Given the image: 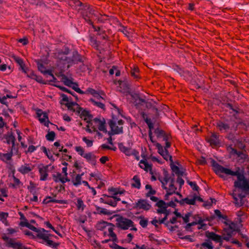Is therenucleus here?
Here are the masks:
<instances>
[{
  "label": "nucleus",
  "instance_id": "nucleus-1",
  "mask_svg": "<svg viewBox=\"0 0 249 249\" xmlns=\"http://www.w3.org/2000/svg\"><path fill=\"white\" fill-rule=\"evenodd\" d=\"M221 221L224 224L221 235H219V245L222 244V240L230 241V238L237 232L239 235L241 233L237 224L228 218L227 215L223 214L219 210V222Z\"/></svg>",
  "mask_w": 249,
  "mask_h": 249
},
{
  "label": "nucleus",
  "instance_id": "nucleus-2",
  "mask_svg": "<svg viewBox=\"0 0 249 249\" xmlns=\"http://www.w3.org/2000/svg\"><path fill=\"white\" fill-rule=\"evenodd\" d=\"M219 172L227 175L236 176L237 180L234 183V187L241 189L242 190L246 192L249 191V181L245 178L244 174L240 172L239 167H238L237 170L235 171H233L229 168L219 165Z\"/></svg>",
  "mask_w": 249,
  "mask_h": 249
},
{
  "label": "nucleus",
  "instance_id": "nucleus-3",
  "mask_svg": "<svg viewBox=\"0 0 249 249\" xmlns=\"http://www.w3.org/2000/svg\"><path fill=\"white\" fill-rule=\"evenodd\" d=\"M145 122L148 125L149 130V137L151 142L156 146L158 150V153L166 161H170L173 162L172 157L169 154L167 148L170 147V143L169 142H166V145L164 147L159 143L156 142L153 136V130H154V126L151 120L149 118H146L145 119Z\"/></svg>",
  "mask_w": 249,
  "mask_h": 249
},
{
  "label": "nucleus",
  "instance_id": "nucleus-4",
  "mask_svg": "<svg viewBox=\"0 0 249 249\" xmlns=\"http://www.w3.org/2000/svg\"><path fill=\"white\" fill-rule=\"evenodd\" d=\"M159 179L161 183L162 187L166 191L167 193L165 196L166 199H168L170 196L175 194L178 195L180 197H181V195L177 192L175 180L172 176L165 174L163 177H160Z\"/></svg>",
  "mask_w": 249,
  "mask_h": 249
},
{
  "label": "nucleus",
  "instance_id": "nucleus-5",
  "mask_svg": "<svg viewBox=\"0 0 249 249\" xmlns=\"http://www.w3.org/2000/svg\"><path fill=\"white\" fill-rule=\"evenodd\" d=\"M175 202H178L176 197H172L171 200L169 203H165L162 200H159L156 203V206L157 207V212L158 213H163L164 217L159 220L160 223H164L167 218V216L170 214V211L168 209V207H175L176 206Z\"/></svg>",
  "mask_w": 249,
  "mask_h": 249
},
{
  "label": "nucleus",
  "instance_id": "nucleus-6",
  "mask_svg": "<svg viewBox=\"0 0 249 249\" xmlns=\"http://www.w3.org/2000/svg\"><path fill=\"white\" fill-rule=\"evenodd\" d=\"M69 53V50L67 49L64 52H58L55 54L56 57L59 60L60 63L64 65H67L68 68L80 61V55L77 52L73 53L71 57L67 56Z\"/></svg>",
  "mask_w": 249,
  "mask_h": 249
},
{
  "label": "nucleus",
  "instance_id": "nucleus-7",
  "mask_svg": "<svg viewBox=\"0 0 249 249\" xmlns=\"http://www.w3.org/2000/svg\"><path fill=\"white\" fill-rule=\"evenodd\" d=\"M87 92L92 96V98L89 99V102L93 106L103 109H105L104 102L105 100L106 95L103 92L98 91L91 88L88 89Z\"/></svg>",
  "mask_w": 249,
  "mask_h": 249
},
{
  "label": "nucleus",
  "instance_id": "nucleus-8",
  "mask_svg": "<svg viewBox=\"0 0 249 249\" xmlns=\"http://www.w3.org/2000/svg\"><path fill=\"white\" fill-rule=\"evenodd\" d=\"M37 237L43 240L42 243L49 246L54 249H56L59 246V243L54 242L51 239L50 237H53L57 238L56 236L51 234L49 233V231L45 230L43 228H39V230L36 232Z\"/></svg>",
  "mask_w": 249,
  "mask_h": 249
},
{
  "label": "nucleus",
  "instance_id": "nucleus-9",
  "mask_svg": "<svg viewBox=\"0 0 249 249\" xmlns=\"http://www.w3.org/2000/svg\"><path fill=\"white\" fill-rule=\"evenodd\" d=\"M96 228L97 230L103 231L104 236H109L111 238L112 241H117V236L113 231L114 226L112 224L105 221H101L97 223Z\"/></svg>",
  "mask_w": 249,
  "mask_h": 249
},
{
  "label": "nucleus",
  "instance_id": "nucleus-10",
  "mask_svg": "<svg viewBox=\"0 0 249 249\" xmlns=\"http://www.w3.org/2000/svg\"><path fill=\"white\" fill-rule=\"evenodd\" d=\"M123 121L122 120L117 121V119L113 117L112 119L110 120L108 124L111 129V131L108 133L110 135L118 134L123 132L122 125Z\"/></svg>",
  "mask_w": 249,
  "mask_h": 249
},
{
  "label": "nucleus",
  "instance_id": "nucleus-11",
  "mask_svg": "<svg viewBox=\"0 0 249 249\" xmlns=\"http://www.w3.org/2000/svg\"><path fill=\"white\" fill-rule=\"evenodd\" d=\"M238 189H234L233 192L231 194L234 200L233 203L235 206L238 207L242 206L245 204L246 199V195L240 190V189L237 188Z\"/></svg>",
  "mask_w": 249,
  "mask_h": 249
},
{
  "label": "nucleus",
  "instance_id": "nucleus-12",
  "mask_svg": "<svg viewBox=\"0 0 249 249\" xmlns=\"http://www.w3.org/2000/svg\"><path fill=\"white\" fill-rule=\"evenodd\" d=\"M221 99V100L219 99V101L220 103H219V107H220V105L221 104L220 107L222 108H227L226 110H231L233 112H234L236 114L239 113V107H235L232 105V100L230 99H229L227 97H220Z\"/></svg>",
  "mask_w": 249,
  "mask_h": 249
},
{
  "label": "nucleus",
  "instance_id": "nucleus-13",
  "mask_svg": "<svg viewBox=\"0 0 249 249\" xmlns=\"http://www.w3.org/2000/svg\"><path fill=\"white\" fill-rule=\"evenodd\" d=\"M133 222L130 219L121 217L117 219L116 225L118 228L123 230H127L130 228L131 230L136 231L135 228L133 227Z\"/></svg>",
  "mask_w": 249,
  "mask_h": 249
},
{
  "label": "nucleus",
  "instance_id": "nucleus-14",
  "mask_svg": "<svg viewBox=\"0 0 249 249\" xmlns=\"http://www.w3.org/2000/svg\"><path fill=\"white\" fill-rule=\"evenodd\" d=\"M91 124L93 125L94 130H96L98 129L103 132H107L105 126V121L104 119L101 120L96 118L91 121Z\"/></svg>",
  "mask_w": 249,
  "mask_h": 249
},
{
  "label": "nucleus",
  "instance_id": "nucleus-15",
  "mask_svg": "<svg viewBox=\"0 0 249 249\" xmlns=\"http://www.w3.org/2000/svg\"><path fill=\"white\" fill-rule=\"evenodd\" d=\"M36 115L40 123L43 124L45 126L48 127L50 121L47 113L38 109L36 110Z\"/></svg>",
  "mask_w": 249,
  "mask_h": 249
},
{
  "label": "nucleus",
  "instance_id": "nucleus-16",
  "mask_svg": "<svg viewBox=\"0 0 249 249\" xmlns=\"http://www.w3.org/2000/svg\"><path fill=\"white\" fill-rule=\"evenodd\" d=\"M62 80L65 85L72 88L76 92L80 93H83V91L78 88V85L76 83L73 82L72 79H69L63 75Z\"/></svg>",
  "mask_w": 249,
  "mask_h": 249
},
{
  "label": "nucleus",
  "instance_id": "nucleus-17",
  "mask_svg": "<svg viewBox=\"0 0 249 249\" xmlns=\"http://www.w3.org/2000/svg\"><path fill=\"white\" fill-rule=\"evenodd\" d=\"M104 197V203L113 207L116 206L117 202L120 200V198L117 196H109L105 195Z\"/></svg>",
  "mask_w": 249,
  "mask_h": 249
},
{
  "label": "nucleus",
  "instance_id": "nucleus-18",
  "mask_svg": "<svg viewBox=\"0 0 249 249\" xmlns=\"http://www.w3.org/2000/svg\"><path fill=\"white\" fill-rule=\"evenodd\" d=\"M196 200L202 201V199L196 196H189L184 199H181L179 203L181 204H187L189 205H195Z\"/></svg>",
  "mask_w": 249,
  "mask_h": 249
},
{
  "label": "nucleus",
  "instance_id": "nucleus-19",
  "mask_svg": "<svg viewBox=\"0 0 249 249\" xmlns=\"http://www.w3.org/2000/svg\"><path fill=\"white\" fill-rule=\"evenodd\" d=\"M135 207L137 209L148 211L150 209L151 206L147 200L140 199L136 203Z\"/></svg>",
  "mask_w": 249,
  "mask_h": 249
},
{
  "label": "nucleus",
  "instance_id": "nucleus-20",
  "mask_svg": "<svg viewBox=\"0 0 249 249\" xmlns=\"http://www.w3.org/2000/svg\"><path fill=\"white\" fill-rule=\"evenodd\" d=\"M37 68L38 70L44 75L48 74L50 75L52 79L51 80L52 82H55L56 81V79L54 76L53 74L52 73V71L50 70H47L46 67L41 63H37Z\"/></svg>",
  "mask_w": 249,
  "mask_h": 249
},
{
  "label": "nucleus",
  "instance_id": "nucleus-21",
  "mask_svg": "<svg viewBox=\"0 0 249 249\" xmlns=\"http://www.w3.org/2000/svg\"><path fill=\"white\" fill-rule=\"evenodd\" d=\"M33 169V166L30 163H24L18 168V171L23 175L29 173Z\"/></svg>",
  "mask_w": 249,
  "mask_h": 249
},
{
  "label": "nucleus",
  "instance_id": "nucleus-22",
  "mask_svg": "<svg viewBox=\"0 0 249 249\" xmlns=\"http://www.w3.org/2000/svg\"><path fill=\"white\" fill-rule=\"evenodd\" d=\"M48 165H41L39 167L40 180L45 181L47 180L48 174Z\"/></svg>",
  "mask_w": 249,
  "mask_h": 249
},
{
  "label": "nucleus",
  "instance_id": "nucleus-23",
  "mask_svg": "<svg viewBox=\"0 0 249 249\" xmlns=\"http://www.w3.org/2000/svg\"><path fill=\"white\" fill-rule=\"evenodd\" d=\"M89 14L84 17L85 20L89 24H92V20L94 19L97 16V13L92 8L88 10Z\"/></svg>",
  "mask_w": 249,
  "mask_h": 249
},
{
  "label": "nucleus",
  "instance_id": "nucleus-24",
  "mask_svg": "<svg viewBox=\"0 0 249 249\" xmlns=\"http://www.w3.org/2000/svg\"><path fill=\"white\" fill-rule=\"evenodd\" d=\"M207 140L213 148H217L218 146V138L215 133H212Z\"/></svg>",
  "mask_w": 249,
  "mask_h": 249
},
{
  "label": "nucleus",
  "instance_id": "nucleus-25",
  "mask_svg": "<svg viewBox=\"0 0 249 249\" xmlns=\"http://www.w3.org/2000/svg\"><path fill=\"white\" fill-rule=\"evenodd\" d=\"M79 113H80V117L87 123L91 122V116L89 111L80 109Z\"/></svg>",
  "mask_w": 249,
  "mask_h": 249
},
{
  "label": "nucleus",
  "instance_id": "nucleus-26",
  "mask_svg": "<svg viewBox=\"0 0 249 249\" xmlns=\"http://www.w3.org/2000/svg\"><path fill=\"white\" fill-rule=\"evenodd\" d=\"M62 99L60 101L61 104H65L69 108L72 107L73 106H77V104L73 102L69 101L68 96L63 94L61 95Z\"/></svg>",
  "mask_w": 249,
  "mask_h": 249
},
{
  "label": "nucleus",
  "instance_id": "nucleus-27",
  "mask_svg": "<svg viewBox=\"0 0 249 249\" xmlns=\"http://www.w3.org/2000/svg\"><path fill=\"white\" fill-rule=\"evenodd\" d=\"M84 158L86 160L93 165H95L96 163V157L91 152L86 153Z\"/></svg>",
  "mask_w": 249,
  "mask_h": 249
},
{
  "label": "nucleus",
  "instance_id": "nucleus-28",
  "mask_svg": "<svg viewBox=\"0 0 249 249\" xmlns=\"http://www.w3.org/2000/svg\"><path fill=\"white\" fill-rule=\"evenodd\" d=\"M140 167L146 172H152V165L149 164L146 160H141L139 162Z\"/></svg>",
  "mask_w": 249,
  "mask_h": 249
},
{
  "label": "nucleus",
  "instance_id": "nucleus-29",
  "mask_svg": "<svg viewBox=\"0 0 249 249\" xmlns=\"http://www.w3.org/2000/svg\"><path fill=\"white\" fill-rule=\"evenodd\" d=\"M53 178L55 182H61L63 183L70 181L68 177H65L64 175L63 176L61 174L59 173H57L56 175H54L53 176Z\"/></svg>",
  "mask_w": 249,
  "mask_h": 249
},
{
  "label": "nucleus",
  "instance_id": "nucleus-30",
  "mask_svg": "<svg viewBox=\"0 0 249 249\" xmlns=\"http://www.w3.org/2000/svg\"><path fill=\"white\" fill-rule=\"evenodd\" d=\"M119 148L121 152L125 154L126 156H130L133 154V149L125 146L123 143L119 144Z\"/></svg>",
  "mask_w": 249,
  "mask_h": 249
},
{
  "label": "nucleus",
  "instance_id": "nucleus-31",
  "mask_svg": "<svg viewBox=\"0 0 249 249\" xmlns=\"http://www.w3.org/2000/svg\"><path fill=\"white\" fill-rule=\"evenodd\" d=\"M84 175V173L80 174H77L74 178H72L71 182L74 186L78 187L82 184V176Z\"/></svg>",
  "mask_w": 249,
  "mask_h": 249
},
{
  "label": "nucleus",
  "instance_id": "nucleus-32",
  "mask_svg": "<svg viewBox=\"0 0 249 249\" xmlns=\"http://www.w3.org/2000/svg\"><path fill=\"white\" fill-rule=\"evenodd\" d=\"M12 150V149H11V151L7 153L0 152V160L5 162H7L8 161L10 160L13 156Z\"/></svg>",
  "mask_w": 249,
  "mask_h": 249
},
{
  "label": "nucleus",
  "instance_id": "nucleus-33",
  "mask_svg": "<svg viewBox=\"0 0 249 249\" xmlns=\"http://www.w3.org/2000/svg\"><path fill=\"white\" fill-rule=\"evenodd\" d=\"M207 162L211 165L216 174H218V163L216 160L212 158L207 159Z\"/></svg>",
  "mask_w": 249,
  "mask_h": 249
},
{
  "label": "nucleus",
  "instance_id": "nucleus-34",
  "mask_svg": "<svg viewBox=\"0 0 249 249\" xmlns=\"http://www.w3.org/2000/svg\"><path fill=\"white\" fill-rule=\"evenodd\" d=\"M200 248L204 249H213V246L211 240H206L200 245Z\"/></svg>",
  "mask_w": 249,
  "mask_h": 249
},
{
  "label": "nucleus",
  "instance_id": "nucleus-35",
  "mask_svg": "<svg viewBox=\"0 0 249 249\" xmlns=\"http://www.w3.org/2000/svg\"><path fill=\"white\" fill-rule=\"evenodd\" d=\"M132 186L133 187L137 189H140L141 187V181L140 178L137 176H134L133 178V182L132 183Z\"/></svg>",
  "mask_w": 249,
  "mask_h": 249
},
{
  "label": "nucleus",
  "instance_id": "nucleus-36",
  "mask_svg": "<svg viewBox=\"0 0 249 249\" xmlns=\"http://www.w3.org/2000/svg\"><path fill=\"white\" fill-rule=\"evenodd\" d=\"M153 133H154V134L156 135V136H157V137L158 138H161L163 137V140L166 141V143L167 142H168L167 141L166 138L165 137H164L163 132L162 130H161L159 128H156V129L154 128V130H153Z\"/></svg>",
  "mask_w": 249,
  "mask_h": 249
},
{
  "label": "nucleus",
  "instance_id": "nucleus-37",
  "mask_svg": "<svg viewBox=\"0 0 249 249\" xmlns=\"http://www.w3.org/2000/svg\"><path fill=\"white\" fill-rule=\"evenodd\" d=\"M76 206L77 210L82 211L84 210L86 207V205L84 204L83 201L81 198H78L77 199Z\"/></svg>",
  "mask_w": 249,
  "mask_h": 249
},
{
  "label": "nucleus",
  "instance_id": "nucleus-38",
  "mask_svg": "<svg viewBox=\"0 0 249 249\" xmlns=\"http://www.w3.org/2000/svg\"><path fill=\"white\" fill-rule=\"evenodd\" d=\"M41 150L45 154L48 158L50 160L52 161H54V158L52 153L47 150V148L45 146H42L41 147Z\"/></svg>",
  "mask_w": 249,
  "mask_h": 249
},
{
  "label": "nucleus",
  "instance_id": "nucleus-39",
  "mask_svg": "<svg viewBox=\"0 0 249 249\" xmlns=\"http://www.w3.org/2000/svg\"><path fill=\"white\" fill-rule=\"evenodd\" d=\"M6 142L8 144H12V149H13V148L15 147V138L14 136L12 134H10V135L7 136L6 137Z\"/></svg>",
  "mask_w": 249,
  "mask_h": 249
},
{
  "label": "nucleus",
  "instance_id": "nucleus-40",
  "mask_svg": "<svg viewBox=\"0 0 249 249\" xmlns=\"http://www.w3.org/2000/svg\"><path fill=\"white\" fill-rule=\"evenodd\" d=\"M75 151L81 157H84L86 153L85 152L84 148L81 146H77L74 148Z\"/></svg>",
  "mask_w": 249,
  "mask_h": 249
},
{
  "label": "nucleus",
  "instance_id": "nucleus-41",
  "mask_svg": "<svg viewBox=\"0 0 249 249\" xmlns=\"http://www.w3.org/2000/svg\"><path fill=\"white\" fill-rule=\"evenodd\" d=\"M207 237L208 238V240H213L215 242H218V235L214 233L213 232H208L207 233Z\"/></svg>",
  "mask_w": 249,
  "mask_h": 249
},
{
  "label": "nucleus",
  "instance_id": "nucleus-42",
  "mask_svg": "<svg viewBox=\"0 0 249 249\" xmlns=\"http://www.w3.org/2000/svg\"><path fill=\"white\" fill-rule=\"evenodd\" d=\"M220 67L222 68L223 71L219 69V76L222 77L223 78L225 77L230 78L229 72L228 71L225 70L224 68H223L222 67Z\"/></svg>",
  "mask_w": 249,
  "mask_h": 249
},
{
  "label": "nucleus",
  "instance_id": "nucleus-43",
  "mask_svg": "<svg viewBox=\"0 0 249 249\" xmlns=\"http://www.w3.org/2000/svg\"><path fill=\"white\" fill-rule=\"evenodd\" d=\"M216 200L214 198H210L207 201L205 202L203 204L204 206L205 207L209 208L210 206H211L213 204L216 203Z\"/></svg>",
  "mask_w": 249,
  "mask_h": 249
},
{
  "label": "nucleus",
  "instance_id": "nucleus-44",
  "mask_svg": "<svg viewBox=\"0 0 249 249\" xmlns=\"http://www.w3.org/2000/svg\"><path fill=\"white\" fill-rule=\"evenodd\" d=\"M145 189L147 191L146 195L147 196H150L151 195H153L156 193V191L152 189L150 185L147 184L145 186Z\"/></svg>",
  "mask_w": 249,
  "mask_h": 249
},
{
  "label": "nucleus",
  "instance_id": "nucleus-45",
  "mask_svg": "<svg viewBox=\"0 0 249 249\" xmlns=\"http://www.w3.org/2000/svg\"><path fill=\"white\" fill-rule=\"evenodd\" d=\"M82 141L86 143L87 147H90L93 145V141L88 139L86 137H83Z\"/></svg>",
  "mask_w": 249,
  "mask_h": 249
},
{
  "label": "nucleus",
  "instance_id": "nucleus-46",
  "mask_svg": "<svg viewBox=\"0 0 249 249\" xmlns=\"http://www.w3.org/2000/svg\"><path fill=\"white\" fill-rule=\"evenodd\" d=\"M55 137V133L53 131L49 132L46 135V139L51 142H53L54 141Z\"/></svg>",
  "mask_w": 249,
  "mask_h": 249
},
{
  "label": "nucleus",
  "instance_id": "nucleus-47",
  "mask_svg": "<svg viewBox=\"0 0 249 249\" xmlns=\"http://www.w3.org/2000/svg\"><path fill=\"white\" fill-rule=\"evenodd\" d=\"M8 214L7 213L0 212V220L4 224H6L7 222V218Z\"/></svg>",
  "mask_w": 249,
  "mask_h": 249
},
{
  "label": "nucleus",
  "instance_id": "nucleus-48",
  "mask_svg": "<svg viewBox=\"0 0 249 249\" xmlns=\"http://www.w3.org/2000/svg\"><path fill=\"white\" fill-rule=\"evenodd\" d=\"M108 191L111 195V196H117L119 194H121L117 189L114 188H108Z\"/></svg>",
  "mask_w": 249,
  "mask_h": 249
},
{
  "label": "nucleus",
  "instance_id": "nucleus-49",
  "mask_svg": "<svg viewBox=\"0 0 249 249\" xmlns=\"http://www.w3.org/2000/svg\"><path fill=\"white\" fill-rule=\"evenodd\" d=\"M148 219L144 217H140L139 224L142 228H146L148 225Z\"/></svg>",
  "mask_w": 249,
  "mask_h": 249
},
{
  "label": "nucleus",
  "instance_id": "nucleus-50",
  "mask_svg": "<svg viewBox=\"0 0 249 249\" xmlns=\"http://www.w3.org/2000/svg\"><path fill=\"white\" fill-rule=\"evenodd\" d=\"M89 176L91 178H94L97 181L101 179V175L98 172L91 173H90Z\"/></svg>",
  "mask_w": 249,
  "mask_h": 249
},
{
  "label": "nucleus",
  "instance_id": "nucleus-51",
  "mask_svg": "<svg viewBox=\"0 0 249 249\" xmlns=\"http://www.w3.org/2000/svg\"><path fill=\"white\" fill-rule=\"evenodd\" d=\"M230 129V126L227 124H224L222 122L219 123V129L221 130L222 129L227 130Z\"/></svg>",
  "mask_w": 249,
  "mask_h": 249
},
{
  "label": "nucleus",
  "instance_id": "nucleus-52",
  "mask_svg": "<svg viewBox=\"0 0 249 249\" xmlns=\"http://www.w3.org/2000/svg\"><path fill=\"white\" fill-rule=\"evenodd\" d=\"M55 199L51 196H46L43 200V203L44 204H48L51 202H55Z\"/></svg>",
  "mask_w": 249,
  "mask_h": 249
},
{
  "label": "nucleus",
  "instance_id": "nucleus-53",
  "mask_svg": "<svg viewBox=\"0 0 249 249\" xmlns=\"http://www.w3.org/2000/svg\"><path fill=\"white\" fill-rule=\"evenodd\" d=\"M13 184L12 185L13 187H16L20 185L21 182L20 180L17 178L15 176H13Z\"/></svg>",
  "mask_w": 249,
  "mask_h": 249
},
{
  "label": "nucleus",
  "instance_id": "nucleus-54",
  "mask_svg": "<svg viewBox=\"0 0 249 249\" xmlns=\"http://www.w3.org/2000/svg\"><path fill=\"white\" fill-rule=\"evenodd\" d=\"M188 184L191 186L193 190L197 191L199 187L195 182L187 181Z\"/></svg>",
  "mask_w": 249,
  "mask_h": 249
},
{
  "label": "nucleus",
  "instance_id": "nucleus-55",
  "mask_svg": "<svg viewBox=\"0 0 249 249\" xmlns=\"http://www.w3.org/2000/svg\"><path fill=\"white\" fill-rule=\"evenodd\" d=\"M230 241H231V243L237 245L238 247H241L242 246V243L236 239L231 237Z\"/></svg>",
  "mask_w": 249,
  "mask_h": 249
},
{
  "label": "nucleus",
  "instance_id": "nucleus-56",
  "mask_svg": "<svg viewBox=\"0 0 249 249\" xmlns=\"http://www.w3.org/2000/svg\"><path fill=\"white\" fill-rule=\"evenodd\" d=\"M35 188L36 187L35 184L33 182H31L30 183V186L28 187V189L31 193H36Z\"/></svg>",
  "mask_w": 249,
  "mask_h": 249
},
{
  "label": "nucleus",
  "instance_id": "nucleus-57",
  "mask_svg": "<svg viewBox=\"0 0 249 249\" xmlns=\"http://www.w3.org/2000/svg\"><path fill=\"white\" fill-rule=\"evenodd\" d=\"M133 249H151L148 245H142L140 246L138 245H136L135 247Z\"/></svg>",
  "mask_w": 249,
  "mask_h": 249
},
{
  "label": "nucleus",
  "instance_id": "nucleus-58",
  "mask_svg": "<svg viewBox=\"0 0 249 249\" xmlns=\"http://www.w3.org/2000/svg\"><path fill=\"white\" fill-rule=\"evenodd\" d=\"M98 212L100 213H102L105 215H108L110 214L109 212L105 208H99L98 209Z\"/></svg>",
  "mask_w": 249,
  "mask_h": 249
},
{
  "label": "nucleus",
  "instance_id": "nucleus-59",
  "mask_svg": "<svg viewBox=\"0 0 249 249\" xmlns=\"http://www.w3.org/2000/svg\"><path fill=\"white\" fill-rule=\"evenodd\" d=\"M26 227L29 228L30 230L36 232V233L37 232V231L39 230V229L36 228L29 223L26 225Z\"/></svg>",
  "mask_w": 249,
  "mask_h": 249
},
{
  "label": "nucleus",
  "instance_id": "nucleus-60",
  "mask_svg": "<svg viewBox=\"0 0 249 249\" xmlns=\"http://www.w3.org/2000/svg\"><path fill=\"white\" fill-rule=\"evenodd\" d=\"M191 215V213H187L185 214L184 216H182V218L185 223H187L189 221V217Z\"/></svg>",
  "mask_w": 249,
  "mask_h": 249
},
{
  "label": "nucleus",
  "instance_id": "nucleus-61",
  "mask_svg": "<svg viewBox=\"0 0 249 249\" xmlns=\"http://www.w3.org/2000/svg\"><path fill=\"white\" fill-rule=\"evenodd\" d=\"M138 72H139L138 68H137L136 67H134V68L132 70L131 74L133 76H134L135 78H137L138 77V76L136 73Z\"/></svg>",
  "mask_w": 249,
  "mask_h": 249
},
{
  "label": "nucleus",
  "instance_id": "nucleus-62",
  "mask_svg": "<svg viewBox=\"0 0 249 249\" xmlns=\"http://www.w3.org/2000/svg\"><path fill=\"white\" fill-rule=\"evenodd\" d=\"M236 155L238 157L241 158V159H245L246 157L247 156L242 151H238L237 154Z\"/></svg>",
  "mask_w": 249,
  "mask_h": 249
},
{
  "label": "nucleus",
  "instance_id": "nucleus-63",
  "mask_svg": "<svg viewBox=\"0 0 249 249\" xmlns=\"http://www.w3.org/2000/svg\"><path fill=\"white\" fill-rule=\"evenodd\" d=\"M12 246L13 248L17 249H23V246L18 243H12Z\"/></svg>",
  "mask_w": 249,
  "mask_h": 249
},
{
  "label": "nucleus",
  "instance_id": "nucleus-64",
  "mask_svg": "<svg viewBox=\"0 0 249 249\" xmlns=\"http://www.w3.org/2000/svg\"><path fill=\"white\" fill-rule=\"evenodd\" d=\"M37 147V146H35L33 145H30L28 148L27 152L31 153H33L36 150Z\"/></svg>",
  "mask_w": 249,
  "mask_h": 249
}]
</instances>
